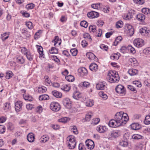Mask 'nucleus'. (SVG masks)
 Returning a JSON list of instances; mask_svg holds the SVG:
<instances>
[{
	"instance_id": "f257e3e1",
	"label": "nucleus",
	"mask_w": 150,
	"mask_h": 150,
	"mask_svg": "<svg viewBox=\"0 0 150 150\" xmlns=\"http://www.w3.org/2000/svg\"><path fill=\"white\" fill-rule=\"evenodd\" d=\"M114 118L120 126L126 124L129 119L127 114L122 112H117L114 116Z\"/></svg>"
},
{
	"instance_id": "f03ea898",
	"label": "nucleus",
	"mask_w": 150,
	"mask_h": 150,
	"mask_svg": "<svg viewBox=\"0 0 150 150\" xmlns=\"http://www.w3.org/2000/svg\"><path fill=\"white\" fill-rule=\"evenodd\" d=\"M108 76V81L111 83L117 82L120 79L119 76L115 71H109Z\"/></svg>"
},
{
	"instance_id": "7ed1b4c3",
	"label": "nucleus",
	"mask_w": 150,
	"mask_h": 150,
	"mask_svg": "<svg viewBox=\"0 0 150 150\" xmlns=\"http://www.w3.org/2000/svg\"><path fill=\"white\" fill-rule=\"evenodd\" d=\"M67 144L69 148L70 149L75 148L76 142L75 137L73 136H69L67 138Z\"/></svg>"
},
{
	"instance_id": "20e7f679",
	"label": "nucleus",
	"mask_w": 150,
	"mask_h": 150,
	"mask_svg": "<svg viewBox=\"0 0 150 150\" xmlns=\"http://www.w3.org/2000/svg\"><path fill=\"white\" fill-rule=\"evenodd\" d=\"M116 92L121 96H124L126 93L125 88L122 85H118L115 88Z\"/></svg>"
},
{
	"instance_id": "39448f33",
	"label": "nucleus",
	"mask_w": 150,
	"mask_h": 150,
	"mask_svg": "<svg viewBox=\"0 0 150 150\" xmlns=\"http://www.w3.org/2000/svg\"><path fill=\"white\" fill-rule=\"evenodd\" d=\"M50 109L52 111L57 112L60 109V105L57 102H52L50 105Z\"/></svg>"
},
{
	"instance_id": "423d86ee",
	"label": "nucleus",
	"mask_w": 150,
	"mask_h": 150,
	"mask_svg": "<svg viewBox=\"0 0 150 150\" xmlns=\"http://www.w3.org/2000/svg\"><path fill=\"white\" fill-rule=\"evenodd\" d=\"M134 45L137 47H140L144 45V40L141 39H135L133 41Z\"/></svg>"
},
{
	"instance_id": "0eeeda50",
	"label": "nucleus",
	"mask_w": 150,
	"mask_h": 150,
	"mask_svg": "<svg viewBox=\"0 0 150 150\" xmlns=\"http://www.w3.org/2000/svg\"><path fill=\"white\" fill-rule=\"evenodd\" d=\"M86 146L88 149H92L94 147V144L93 142L91 139H87L85 142Z\"/></svg>"
},
{
	"instance_id": "6e6552de",
	"label": "nucleus",
	"mask_w": 150,
	"mask_h": 150,
	"mask_svg": "<svg viewBox=\"0 0 150 150\" xmlns=\"http://www.w3.org/2000/svg\"><path fill=\"white\" fill-rule=\"evenodd\" d=\"M63 105L68 109L70 108L71 107V103L70 99L68 98L64 99L62 101Z\"/></svg>"
},
{
	"instance_id": "1a4fd4ad",
	"label": "nucleus",
	"mask_w": 150,
	"mask_h": 150,
	"mask_svg": "<svg viewBox=\"0 0 150 150\" xmlns=\"http://www.w3.org/2000/svg\"><path fill=\"white\" fill-rule=\"evenodd\" d=\"M108 125L112 127H116L120 126L115 119L111 120L109 122Z\"/></svg>"
},
{
	"instance_id": "9d476101",
	"label": "nucleus",
	"mask_w": 150,
	"mask_h": 150,
	"mask_svg": "<svg viewBox=\"0 0 150 150\" xmlns=\"http://www.w3.org/2000/svg\"><path fill=\"white\" fill-rule=\"evenodd\" d=\"M106 84L105 82H100L97 84L96 88L98 90H103L106 87Z\"/></svg>"
},
{
	"instance_id": "9b49d317",
	"label": "nucleus",
	"mask_w": 150,
	"mask_h": 150,
	"mask_svg": "<svg viewBox=\"0 0 150 150\" xmlns=\"http://www.w3.org/2000/svg\"><path fill=\"white\" fill-rule=\"evenodd\" d=\"M99 16V13L94 11H92L88 12L87 14L88 17V18H92L98 17Z\"/></svg>"
},
{
	"instance_id": "f8f14e48",
	"label": "nucleus",
	"mask_w": 150,
	"mask_h": 150,
	"mask_svg": "<svg viewBox=\"0 0 150 150\" xmlns=\"http://www.w3.org/2000/svg\"><path fill=\"white\" fill-rule=\"evenodd\" d=\"M126 30L130 36H131L134 34V29L131 25H128Z\"/></svg>"
},
{
	"instance_id": "ddd939ff",
	"label": "nucleus",
	"mask_w": 150,
	"mask_h": 150,
	"mask_svg": "<svg viewBox=\"0 0 150 150\" xmlns=\"http://www.w3.org/2000/svg\"><path fill=\"white\" fill-rule=\"evenodd\" d=\"M22 103L21 101H18L15 103V108L16 111H19L21 109Z\"/></svg>"
},
{
	"instance_id": "4468645a",
	"label": "nucleus",
	"mask_w": 150,
	"mask_h": 150,
	"mask_svg": "<svg viewBox=\"0 0 150 150\" xmlns=\"http://www.w3.org/2000/svg\"><path fill=\"white\" fill-rule=\"evenodd\" d=\"M28 140L30 142H33L35 139V136L32 133H30L27 136Z\"/></svg>"
},
{
	"instance_id": "2eb2a0df",
	"label": "nucleus",
	"mask_w": 150,
	"mask_h": 150,
	"mask_svg": "<svg viewBox=\"0 0 150 150\" xmlns=\"http://www.w3.org/2000/svg\"><path fill=\"white\" fill-rule=\"evenodd\" d=\"M128 73L130 76H133L137 74L138 73V71L137 69H131L128 70Z\"/></svg>"
},
{
	"instance_id": "dca6fc26",
	"label": "nucleus",
	"mask_w": 150,
	"mask_h": 150,
	"mask_svg": "<svg viewBox=\"0 0 150 150\" xmlns=\"http://www.w3.org/2000/svg\"><path fill=\"white\" fill-rule=\"evenodd\" d=\"M89 69L92 71H96L98 70V66L96 63H91L89 66Z\"/></svg>"
},
{
	"instance_id": "f3484780",
	"label": "nucleus",
	"mask_w": 150,
	"mask_h": 150,
	"mask_svg": "<svg viewBox=\"0 0 150 150\" xmlns=\"http://www.w3.org/2000/svg\"><path fill=\"white\" fill-rule=\"evenodd\" d=\"M79 72L81 75L83 76L87 75L88 71L87 69L83 67H82L79 69Z\"/></svg>"
},
{
	"instance_id": "a211bd4d",
	"label": "nucleus",
	"mask_w": 150,
	"mask_h": 150,
	"mask_svg": "<svg viewBox=\"0 0 150 150\" xmlns=\"http://www.w3.org/2000/svg\"><path fill=\"white\" fill-rule=\"evenodd\" d=\"M136 18L139 21L143 22L145 19V16L142 14L139 13L136 16Z\"/></svg>"
},
{
	"instance_id": "6ab92c4d",
	"label": "nucleus",
	"mask_w": 150,
	"mask_h": 150,
	"mask_svg": "<svg viewBox=\"0 0 150 150\" xmlns=\"http://www.w3.org/2000/svg\"><path fill=\"white\" fill-rule=\"evenodd\" d=\"M130 126L132 129L135 130L139 129L140 127L139 124L137 123H133Z\"/></svg>"
},
{
	"instance_id": "aec40b11",
	"label": "nucleus",
	"mask_w": 150,
	"mask_h": 150,
	"mask_svg": "<svg viewBox=\"0 0 150 150\" xmlns=\"http://www.w3.org/2000/svg\"><path fill=\"white\" fill-rule=\"evenodd\" d=\"M107 129L105 127L99 126L96 127V130L100 133H104L106 132Z\"/></svg>"
},
{
	"instance_id": "412c9836",
	"label": "nucleus",
	"mask_w": 150,
	"mask_h": 150,
	"mask_svg": "<svg viewBox=\"0 0 150 150\" xmlns=\"http://www.w3.org/2000/svg\"><path fill=\"white\" fill-rule=\"evenodd\" d=\"M49 139V137L46 135H43L41 137L40 141L41 143H45L47 142Z\"/></svg>"
},
{
	"instance_id": "4be33fe9",
	"label": "nucleus",
	"mask_w": 150,
	"mask_h": 150,
	"mask_svg": "<svg viewBox=\"0 0 150 150\" xmlns=\"http://www.w3.org/2000/svg\"><path fill=\"white\" fill-rule=\"evenodd\" d=\"M81 94L77 91H75L73 93V97L74 99L78 100L81 97Z\"/></svg>"
},
{
	"instance_id": "5701e85b",
	"label": "nucleus",
	"mask_w": 150,
	"mask_h": 150,
	"mask_svg": "<svg viewBox=\"0 0 150 150\" xmlns=\"http://www.w3.org/2000/svg\"><path fill=\"white\" fill-rule=\"evenodd\" d=\"M86 56L90 60H96V57L95 55L93 53H87Z\"/></svg>"
},
{
	"instance_id": "b1692460",
	"label": "nucleus",
	"mask_w": 150,
	"mask_h": 150,
	"mask_svg": "<svg viewBox=\"0 0 150 150\" xmlns=\"http://www.w3.org/2000/svg\"><path fill=\"white\" fill-rule=\"evenodd\" d=\"M24 99L26 100H28L30 102L33 101V99L31 96L29 94H23Z\"/></svg>"
},
{
	"instance_id": "393cba45",
	"label": "nucleus",
	"mask_w": 150,
	"mask_h": 150,
	"mask_svg": "<svg viewBox=\"0 0 150 150\" xmlns=\"http://www.w3.org/2000/svg\"><path fill=\"white\" fill-rule=\"evenodd\" d=\"M119 135V131L115 130L111 132L110 136L111 137L116 138L118 137Z\"/></svg>"
},
{
	"instance_id": "a878e982",
	"label": "nucleus",
	"mask_w": 150,
	"mask_h": 150,
	"mask_svg": "<svg viewBox=\"0 0 150 150\" xmlns=\"http://www.w3.org/2000/svg\"><path fill=\"white\" fill-rule=\"evenodd\" d=\"M25 54L29 60L31 61L33 59V55L31 54L30 51H27V52H25Z\"/></svg>"
},
{
	"instance_id": "bb28decb",
	"label": "nucleus",
	"mask_w": 150,
	"mask_h": 150,
	"mask_svg": "<svg viewBox=\"0 0 150 150\" xmlns=\"http://www.w3.org/2000/svg\"><path fill=\"white\" fill-rule=\"evenodd\" d=\"M54 42V46H55L56 44L57 43H58L59 45H60L61 43V40L59 38L58 36H56L54 37V40L52 41V42Z\"/></svg>"
},
{
	"instance_id": "cd10ccee",
	"label": "nucleus",
	"mask_w": 150,
	"mask_h": 150,
	"mask_svg": "<svg viewBox=\"0 0 150 150\" xmlns=\"http://www.w3.org/2000/svg\"><path fill=\"white\" fill-rule=\"evenodd\" d=\"M102 4L100 3L93 4L91 5L92 8L95 9H99L102 7Z\"/></svg>"
},
{
	"instance_id": "c85d7f7f",
	"label": "nucleus",
	"mask_w": 150,
	"mask_h": 150,
	"mask_svg": "<svg viewBox=\"0 0 150 150\" xmlns=\"http://www.w3.org/2000/svg\"><path fill=\"white\" fill-rule=\"evenodd\" d=\"M127 50L129 52L133 54L135 53L136 51L134 48L131 45H129L127 47Z\"/></svg>"
},
{
	"instance_id": "c756f323",
	"label": "nucleus",
	"mask_w": 150,
	"mask_h": 150,
	"mask_svg": "<svg viewBox=\"0 0 150 150\" xmlns=\"http://www.w3.org/2000/svg\"><path fill=\"white\" fill-rule=\"evenodd\" d=\"M49 99V96L47 94H44L40 96L39 99L40 100H47Z\"/></svg>"
},
{
	"instance_id": "7c9ffc66",
	"label": "nucleus",
	"mask_w": 150,
	"mask_h": 150,
	"mask_svg": "<svg viewBox=\"0 0 150 150\" xmlns=\"http://www.w3.org/2000/svg\"><path fill=\"white\" fill-rule=\"evenodd\" d=\"M52 93L53 95L56 98H61L62 96V93L56 91H52Z\"/></svg>"
},
{
	"instance_id": "2f4dec72",
	"label": "nucleus",
	"mask_w": 150,
	"mask_h": 150,
	"mask_svg": "<svg viewBox=\"0 0 150 150\" xmlns=\"http://www.w3.org/2000/svg\"><path fill=\"white\" fill-rule=\"evenodd\" d=\"M94 101L93 100L89 99L86 102V105L87 107H91L94 105Z\"/></svg>"
},
{
	"instance_id": "473e14b6",
	"label": "nucleus",
	"mask_w": 150,
	"mask_h": 150,
	"mask_svg": "<svg viewBox=\"0 0 150 150\" xmlns=\"http://www.w3.org/2000/svg\"><path fill=\"white\" fill-rule=\"evenodd\" d=\"M143 137L142 136L137 134H133L132 136V138L134 140H138L142 139Z\"/></svg>"
},
{
	"instance_id": "72a5a7b5",
	"label": "nucleus",
	"mask_w": 150,
	"mask_h": 150,
	"mask_svg": "<svg viewBox=\"0 0 150 150\" xmlns=\"http://www.w3.org/2000/svg\"><path fill=\"white\" fill-rule=\"evenodd\" d=\"M70 129L71 131L73 132L74 134H78V131L76 126H70Z\"/></svg>"
},
{
	"instance_id": "f704fd0d",
	"label": "nucleus",
	"mask_w": 150,
	"mask_h": 150,
	"mask_svg": "<svg viewBox=\"0 0 150 150\" xmlns=\"http://www.w3.org/2000/svg\"><path fill=\"white\" fill-rule=\"evenodd\" d=\"M61 88L62 90L68 92L70 90V87L67 85L63 84L61 86Z\"/></svg>"
},
{
	"instance_id": "c9c22d12",
	"label": "nucleus",
	"mask_w": 150,
	"mask_h": 150,
	"mask_svg": "<svg viewBox=\"0 0 150 150\" xmlns=\"http://www.w3.org/2000/svg\"><path fill=\"white\" fill-rule=\"evenodd\" d=\"M129 62L132 63V65H133L134 66L137 65L138 63L136 59L134 58H131L129 59Z\"/></svg>"
},
{
	"instance_id": "e433bc0d",
	"label": "nucleus",
	"mask_w": 150,
	"mask_h": 150,
	"mask_svg": "<svg viewBox=\"0 0 150 150\" xmlns=\"http://www.w3.org/2000/svg\"><path fill=\"white\" fill-rule=\"evenodd\" d=\"M69 119L67 117H64L59 119L58 120V121L59 122L65 123L69 121Z\"/></svg>"
},
{
	"instance_id": "4c0bfd02",
	"label": "nucleus",
	"mask_w": 150,
	"mask_h": 150,
	"mask_svg": "<svg viewBox=\"0 0 150 150\" xmlns=\"http://www.w3.org/2000/svg\"><path fill=\"white\" fill-rule=\"evenodd\" d=\"M99 94L100 96L104 100H105L108 98V96L106 94H105L103 91L99 92Z\"/></svg>"
},
{
	"instance_id": "58836bf2",
	"label": "nucleus",
	"mask_w": 150,
	"mask_h": 150,
	"mask_svg": "<svg viewBox=\"0 0 150 150\" xmlns=\"http://www.w3.org/2000/svg\"><path fill=\"white\" fill-rule=\"evenodd\" d=\"M50 54H57L58 53V50L54 47H52L49 51Z\"/></svg>"
},
{
	"instance_id": "ea45409f",
	"label": "nucleus",
	"mask_w": 150,
	"mask_h": 150,
	"mask_svg": "<svg viewBox=\"0 0 150 150\" xmlns=\"http://www.w3.org/2000/svg\"><path fill=\"white\" fill-rule=\"evenodd\" d=\"M8 36L9 34H7L6 33H5L1 35V38L3 41H4L8 38Z\"/></svg>"
},
{
	"instance_id": "a19ab883",
	"label": "nucleus",
	"mask_w": 150,
	"mask_h": 150,
	"mask_svg": "<svg viewBox=\"0 0 150 150\" xmlns=\"http://www.w3.org/2000/svg\"><path fill=\"white\" fill-rule=\"evenodd\" d=\"M65 79L69 82H72L74 81V78L73 76L70 75L65 76Z\"/></svg>"
},
{
	"instance_id": "79ce46f5",
	"label": "nucleus",
	"mask_w": 150,
	"mask_h": 150,
	"mask_svg": "<svg viewBox=\"0 0 150 150\" xmlns=\"http://www.w3.org/2000/svg\"><path fill=\"white\" fill-rule=\"evenodd\" d=\"M91 113L90 112L86 114L85 118V121H89L90 120L92 116V115H91Z\"/></svg>"
},
{
	"instance_id": "37998d69",
	"label": "nucleus",
	"mask_w": 150,
	"mask_h": 150,
	"mask_svg": "<svg viewBox=\"0 0 150 150\" xmlns=\"http://www.w3.org/2000/svg\"><path fill=\"white\" fill-rule=\"evenodd\" d=\"M142 12L145 14H148L150 13V9L147 8H143L142 9Z\"/></svg>"
},
{
	"instance_id": "c03bdc74",
	"label": "nucleus",
	"mask_w": 150,
	"mask_h": 150,
	"mask_svg": "<svg viewBox=\"0 0 150 150\" xmlns=\"http://www.w3.org/2000/svg\"><path fill=\"white\" fill-rule=\"evenodd\" d=\"M7 129L8 130L10 131H12L14 128V125L11 122H9L8 123L7 126Z\"/></svg>"
},
{
	"instance_id": "a18cd8bd",
	"label": "nucleus",
	"mask_w": 150,
	"mask_h": 150,
	"mask_svg": "<svg viewBox=\"0 0 150 150\" xmlns=\"http://www.w3.org/2000/svg\"><path fill=\"white\" fill-rule=\"evenodd\" d=\"M81 26L85 28H86L88 25V23L85 21H81L80 23Z\"/></svg>"
},
{
	"instance_id": "49530a36",
	"label": "nucleus",
	"mask_w": 150,
	"mask_h": 150,
	"mask_svg": "<svg viewBox=\"0 0 150 150\" xmlns=\"http://www.w3.org/2000/svg\"><path fill=\"white\" fill-rule=\"evenodd\" d=\"M144 122L146 125H149L150 124V117L148 115L146 116Z\"/></svg>"
},
{
	"instance_id": "de8ad7c7",
	"label": "nucleus",
	"mask_w": 150,
	"mask_h": 150,
	"mask_svg": "<svg viewBox=\"0 0 150 150\" xmlns=\"http://www.w3.org/2000/svg\"><path fill=\"white\" fill-rule=\"evenodd\" d=\"M13 76V73L12 71H9L6 73V75L5 76L7 79H9L11 78Z\"/></svg>"
},
{
	"instance_id": "09e8293b",
	"label": "nucleus",
	"mask_w": 150,
	"mask_h": 150,
	"mask_svg": "<svg viewBox=\"0 0 150 150\" xmlns=\"http://www.w3.org/2000/svg\"><path fill=\"white\" fill-rule=\"evenodd\" d=\"M89 30L90 32L94 33L96 31V27L94 25H91L89 26Z\"/></svg>"
},
{
	"instance_id": "8fccbe9b",
	"label": "nucleus",
	"mask_w": 150,
	"mask_h": 150,
	"mask_svg": "<svg viewBox=\"0 0 150 150\" xmlns=\"http://www.w3.org/2000/svg\"><path fill=\"white\" fill-rule=\"evenodd\" d=\"M4 109L6 111H8L10 108V104L8 103H6L4 104Z\"/></svg>"
},
{
	"instance_id": "3c124183",
	"label": "nucleus",
	"mask_w": 150,
	"mask_h": 150,
	"mask_svg": "<svg viewBox=\"0 0 150 150\" xmlns=\"http://www.w3.org/2000/svg\"><path fill=\"white\" fill-rule=\"evenodd\" d=\"M123 25V22L122 21H119L117 22L116 24L117 28H119L122 27Z\"/></svg>"
},
{
	"instance_id": "603ef678",
	"label": "nucleus",
	"mask_w": 150,
	"mask_h": 150,
	"mask_svg": "<svg viewBox=\"0 0 150 150\" xmlns=\"http://www.w3.org/2000/svg\"><path fill=\"white\" fill-rule=\"evenodd\" d=\"M77 50L75 48L72 49L70 50V52L73 56H76L77 54Z\"/></svg>"
},
{
	"instance_id": "864d4df0",
	"label": "nucleus",
	"mask_w": 150,
	"mask_h": 150,
	"mask_svg": "<svg viewBox=\"0 0 150 150\" xmlns=\"http://www.w3.org/2000/svg\"><path fill=\"white\" fill-rule=\"evenodd\" d=\"M44 78L45 79L46 84L47 85H49L51 83V81L47 76H44Z\"/></svg>"
},
{
	"instance_id": "5fc2aeb1",
	"label": "nucleus",
	"mask_w": 150,
	"mask_h": 150,
	"mask_svg": "<svg viewBox=\"0 0 150 150\" xmlns=\"http://www.w3.org/2000/svg\"><path fill=\"white\" fill-rule=\"evenodd\" d=\"M127 88L130 90L133 91L134 93H137V91L134 87L133 86L131 85H128Z\"/></svg>"
},
{
	"instance_id": "6e6d98bb",
	"label": "nucleus",
	"mask_w": 150,
	"mask_h": 150,
	"mask_svg": "<svg viewBox=\"0 0 150 150\" xmlns=\"http://www.w3.org/2000/svg\"><path fill=\"white\" fill-rule=\"evenodd\" d=\"M119 144L120 146H122L126 147L127 146L128 143L127 141L122 140L120 142Z\"/></svg>"
},
{
	"instance_id": "4d7b16f0",
	"label": "nucleus",
	"mask_w": 150,
	"mask_h": 150,
	"mask_svg": "<svg viewBox=\"0 0 150 150\" xmlns=\"http://www.w3.org/2000/svg\"><path fill=\"white\" fill-rule=\"evenodd\" d=\"M6 128L4 126L0 125V133L2 134L4 133L5 132Z\"/></svg>"
},
{
	"instance_id": "13d9d810",
	"label": "nucleus",
	"mask_w": 150,
	"mask_h": 150,
	"mask_svg": "<svg viewBox=\"0 0 150 150\" xmlns=\"http://www.w3.org/2000/svg\"><path fill=\"white\" fill-rule=\"evenodd\" d=\"M35 6L34 4L32 3H31L28 4L26 6V8L27 9H32Z\"/></svg>"
},
{
	"instance_id": "bf43d9fd",
	"label": "nucleus",
	"mask_w": 150,
	"mask_h": 150,
	"mask_svg": "<svg viewBox=\"0 0 150 150\" xmlns=\"http://www.w3.org/2000/svg\"><path fill=\"white\" fill-rule=\"evenodd\" d=\"M79 150H86V148L85 145L82 143L79 144Z\"/></svg>"
},
{
	"instance_id": "052dcab7",
	"label": "nucleus",
	"mask_w": 150,
	"mask_h": 150,
	"mask_svg": "<svg viewBox=\"0 0 150 150\" xmlns=\"http://www.w3.org/2000/svg\"><path fill=\"white\" fill-rule=\"evenodd\" d=\"M28 28L30 29H31L33 28V23L31 22H27L26 24Z\"/></svg>"
},
{
	"instance_id": "680f3d73",
	"label": "nucleus",
	"mask_w": 150,
	"mask_h": 150,
	"mask_svg": "<svg viewBox=\"0 0 150 150\" xmlns=\"http://www.w3.org/2000/svg\"><path fill=\"white\" fill-rule=\"evenodd\" d=\"M133 83L137 87H141L142 86V84L141 82L138 81H133Z\"/></svg>"
},
{
	"instance_id": "e2e57ef3",
	"label": "nucleus",
	"mask_w": 150,
	"mask_h": 150,
	"mask_svg": "<svg viewBox=\"0 0 150 150\" xmlns=\"http://www.w3.org/2000/svg\"><path fill=\"white\" fill-rule=\"evenodd\" d=\"M81 84H82L84 88H86L89 87L90 85V83L86 81L82 83Z\"/></svg>"
},
{
	"instance_id": "0e129e2a",
	"label": "nucleus",
	"mask_w": 150,
	"mask_h": 150,
	"mask_svg": "<svg viewBox=\"0 0 150 150\" xmlns=\"http://www.w3.org/2000/svg\"><path fill=\"white\" fill-rule=\"evenodd\" d=\"M100 120L99 118H97L93 120L92 124L93 125L98 124L100 122Z\"/></svg>"
},
{
	"instance_id": "69168bd1",
	"label": "nucleus",
	"mask_w": 150,
	"mask_h": 150,
	"mask_svg": "<svg viewBox=\"0 0 150 150\" xmlns=\"http://www.w3.org/2000/svg\"><path fill=\"white\" fill-rule=\"evenodd\" d=\"M134 1L137 4H142L144 3V0H134Z\"/></svg>"
},
{
	"instance_id": "338daca9",
	"label": "nucleus",
	"mask_w": 150,
	"mask_h": 150,
	"mask_svg": "<svg viewBox=\"0 0 150 150\" xmlns=\"http://www.w3.org/2000/svg\"><path fill=\"white\" fill-rule=\"evenodd\" d=\"M130 135L129 133H125L123 135V137L124 139L128 140L129 139Z\"/></svg>"
},
{
	"instance_id": "774afa93",
	"label": "nucleus",
	"mask_w": 150,
	"mask_h": 150,
	"mask_svg": "<svg viewBox=\"0 0 150 150\" xmlns=\"http://www.w3.org/2000/svg\"><path fill=\"white\" fill-rule=\"evenodd\" d=\"M21 13L22 14L23 16L25 17L28 18L30 16V14L26 12H21Z\"/></svg>"
}]
</instances>
